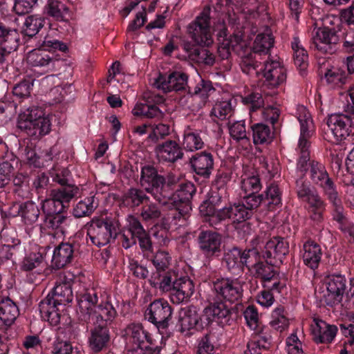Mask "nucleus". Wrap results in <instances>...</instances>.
I'll return each mask as SVG.
<instances>
[{
	"label": "nucleus",
	"instance_id": "f257e3e1",
	"mask_svg": "<svg viewBox=\"0 0 354 354\" xmlns=\"http://www.w3.org/2000/svg\"><path fill=\"white\" fill-rule=\"evenodd\" d=\"M289 252V245L281 237H273L263 245V261L252 269L251 274L257 279L263 288L281 293L286 284L281 281L277 265Z\"/></svg>",
	"mask_w": 354,
	"mask_h": 354
},
{
	"label": "nucleus",
	"instance_id": "f03ea898",
	"mask_svg": "<svg viewBox=\"0 0 354 354\" xmlns=\"http://www.w3.org/2000/svg\"><path fill=\"white\" fill-rule=\"evenodd\" d=\"M231 319L229 310L223 304L215 303L209 304L203 310L194 305L182 308L178 322L180 331L191 335L208 329L214 321L223 326Z\"/></svg>",
	"mask_w": 354,
	"mask_h": 354
},
{
	"label": "nucleus",
	"instance_id": "7ed1b4c3",
	"mask_svg": "<svg viewBox=\"0 0 354 354\" xmlns=\"http://www.w3.org/2000/svg\"><path fill=\"white\" fill-rule=\"evenodd\" d=\"M188 32L194 44L187 43L185 49L189 57L198 64L212 66L215 55L206 47L213 44L210 27L209 9L204 10L188 26Z\"/></svg>",
	"mask_w": 354,
	"mask_h": 354
},
{
	"label": "nucleus",
	"instance_id": "20e7f679",
	"mask_svg": "<svg viewBox=\"0 0 354 354\" xmlns=\"http://www.w3.org/2000/svg\"><path fill=\"white\" fill-rule=\"evenodd\" d=\"M150 284L162 292L169 293L170 301L174 304L187 302L194 292V285L190 278L173 269L151 279Z\"/></svg>",
	"mask_w": 354,
	"mask_h": 354
},
{
	"label": "nucleus",
	"instance_id": "39448f33",
	"mask_svg": "<svg viewBox=\"0 0 354 354\" xmlns=\"http://www.w3.org/2000/svg\"><path fill=\"white\" fill-rule=\"evenodd\" d=\"M189 75L182 70H170L165 75L160 74L156 80L157 87L165 93L174 91L190 96L198 95L202 100L208 98L215 91L212 82L201 79L192 90L188 85Z\"/></svg>",
	"mask_w": 354,
	"mask_h": 354
},
{
	"label": "nucleus",
	"instance_id": "423d86ee",
	"mask_svg": "<svg viewBox=\"0 0 354 354\" xmlns=\"http://www.w3.org/2000/svg\"><path fill=\"white\" fill-rule=\"evenodd\" d=\"M296 168L298 171L308 174L311 183L322 189L324 195L331 205L341 200L336 185L330 176L325 165L321 161L315 158L306 161L305 158L300 161Z\"/></svg>",
	"mask_w": 354,
	"mask_h": 354
},
{
	"label": "nucleus",
	"instance_id": "0eeeda50",
	"mask_svg": "<svg viewBox=\"0 0 354 354\" xmlns=\"http://www.w3.org/2000/svg\"><path fill=\"white\" fill-rule=\"evenodd\" d=\"M177 180L174 176L167 178L158 172V168L151 163L141 165L140 184L142 189L160 204L167 198V189L176 185Z\"/></svg>",
	"mask_w": 354,
	"mask_h": 354
},
{
	"label": "nucleus",
	"instance_id": "6e6552de",
	"mask_svg": "<svg viewBox=\"0 0 354 354\" xmlns=\"http://www.w3.org/2000/svg\"><path fill=\"white\" fill-rule=\"evenodd\" d=\"M228 198V193L223 189L213 191L210 189L208 197L200 205L199 210L205 217V221L216 230H221L222 225L225 226L226 222L231 221L232 217L230 213V204L221 207Z\"/></svg>",
	"mask_w": 354,
	"mask_h": 354
},
{
	"label": "nucleus",
	"instance_id": "1a4fd4ad",
	"mask_svg": "<svg viewBox=\"0 0 354 354\" xmlns=\"http://www.w3.org/2000/svg\"><path fill=\"white\" fill-rule=\"evenodd\" d=\"M38 48L30 51L27 55V63L31 67L41 68L43 72H48L55 68L59 59L55 53L57 50L66 52V44L48 36L39 41Z\"/></svg>",
	"mask_w": 354,
	"mask_h": 354
},
{
	"label": "nucleus",
	"instance_id": "9d476101",
	"mask_svg": "<svg viewBox=\"0 0 354 354\" xmlns=\"http://www.w3.org/2000/svg\"><path fill=\"white\" fill-rule=\"evenodd\" d=\"M73 300L71 287L55 283V287L39 304L41 317L52 326H57L60 322L61 314L59 306H66Z\"/></svg>",
	"mask_w": 354,
	"mask_h": 354
},
{
	"label": "nucleus",
	"instance_id": "9b49d317",
	"mask_svg": "<svg viewBox=\"0 0 354 354\" xmlns=\"http://www.w3.org/2000/svg\"><path fill=\"white\" fill-rule=\"evenodd\" d=\"M211 288L215 296L209 304H223L229 310L232 319L226 325H231L236 318V312L231 304L242 299L243 290L241 282L237 279L218 278L212 281Z\"/></svg>",
	"mask_w": 354,
	"mask_h": 354
},
{
	"label": "nucleus",
	"instance_id": "f8f14e48",
	"mask_svg": "<svg viewBox=\"0 0 354 354\" xmlns=\"http://www.w3.org/2000/svg\"><path fill=\"white\" fill-rule=\"evenodd\" d=\"M17 127L21 133L38 140L50 131L51 123L44 109L32 106L19 115Z\"/></svg>",
	"mask_w": 354,
	"mask_h": 354
},
{
	"label": "nucleus",
	"instance_id": "ddd939ff",
	"mask_svg": "<svg viewBox=\"0 0 354 354\" xmlns=\"http://www.w3.org/2000/svg\"><path fill=\"white\" fill-rule=\"evenodd\" d=\"M126 232L120 237L122 248L127 250L138 243L145 259L151 257L153 244L151 236L138 218L129 216Z\"/></svg>",
	"mask_w": 354,
	"mask_h": 354
},
{
	"label": "nucleus",
	"instance_id": "4468645a",
	"mask_svg": "<svg viewBox=\"0 0 354 354\" xmlns=\"http://www.w3.org/2000/svg\"><path fill=\"white\" fill-rule=\"evenodd\" d=\"M119 221L113 217H94L87 223V236L91 243L100 248L115 241L120 232Z\"/></svg>",
	"mask_w": 354,
	"mask_h": 354
},
{
	"label": "nucleus",
	"instance_id": "2eb2a0df",
	"mask_svg": "<svg viewBox=\"0 0 354 354\" xmlns=\"http://www.w3.org/2000/svg\"><path fill=\"white\" fill-rule=\"evenodd\" d=\"M261 205L264 206L261 194L247 193L239 203L230 204L232 223H243L251 219Z\"/></svg>",
	"mask_w": 354,
	"mask_h": 354
},
{
	"label": "nucleus",
	"instance_id": "dca6fc26",
	"mask_svg": "<svg viewBox=\"0 0 354 354\" xmlns=\"http://www.w3.org/2000/svg\"><path fill=\"white\" fill-rule=\"evenodd\" d=\"M173 309L168 301L158 299L151 302L145 313V317L155 325L162 335L167 333L169 322L172 317Z\"/></svg>",
	"mask_w": 354,
	"mask_h": 354
},
{
	"label": "nucleus",
	"instance_id": "f3484780",
	"mask_svg": "<svg viewBox=\"0 0 354 354\" xmlns=\"http://www.w3.org/2000/svg\"><path fill=\"white\" fill-rule=\"evenodd\" d=\"M80 241L76 236H71L67 241H63L57 245L52 257V268L60 270L71 264L80 254Z\"/></svg>",
	"mask_w": 354,
	"mask_h": 354
},
{
	"label": "nucleus",
	"instance_id": "a211bd4d",
	"mask_svg": "<svg viewBox=\"0 0 354 354\" xmlns=\"http://www.w3.org/2000/svg\"><path fill=\"white\" fill-rule=\"evenodd\" d=\"M3 214L9 218L19 217L21 222L26 226H32L37 223L41 216L40 208L38 205L31 201L12 202Z\"/></svg>",
	"mask_w": 354,
	"mask_h": 354
},
{
	"label": "nucleus",
	"instance_id": "6ab92c4d",
	"mask_svg": "<svg viewBox=\"0 0 354 354\" xmlns=\"http://www.w3.org/2000/svg\"><path fill=\"white\" fill-rule=\"evenodd\" d=\"M222 239V234L213 230L199 229L196 232L198 248L201 254L209 261L221 255Z\"/></svg>",
	"mask_w": 354,
	"mask_h": 354
},
{
	"label": "nucleus",
	"instance_id": "aec40b11",
	"mask_svg": "<svg viewBox=\"0 0 354 354\" xmlns=\"http://www.w3.org/2000/svg\"><path fill=\"white\" fill-rule=\"evenodd\" d=\"M324 283L326 293L323 296L324 303L330 307L340 304L348 288L345 275L336 272L329 273L324 277Z\"/></svg>",
	"mask_w": 354,
	"mask_h": 354
},
{
	"label": "nucleus",
	"instance_id": "412c9836",
	"mask_svg": "<svg viewBox=\"0 0 354 354\" xmlns=\"http://www.w3.org/2000/svg\"><path fill=\"white\" fill-rule=\"evenodd\" d=\"M21 44V33L6 21L0 20V64L8 62L10 55Z\"/></svg>",
	"mask_w": 354,
	"mask_h": 354
},
{
	"label": "nucleus",
	"instance_id": "4be33fe9",
	"mask_svg": "<svg viewBox=\"0 0 354 354\" xmlns=\"http://www.w3.org/2000/svg\"><path fill=\"white\" fill-rule=\"evenodd\" d=\"M326 124L337 141L350 142L354 136V115L350 113H333L327 118Z\"/></svg>",
	"mask_w": 354,
	"mask_h": 354
},
{
	"label": "nucleus",
	"instance_id": "5701e85b",
	"mask_svg": "<svg viewBox=\"0 0 354 354\" xmlns=\"http://www.w3.org/2000/svg\"><path fill=\"white\" fill-rule=\"evenodd\" d=\"M174 186H172V188H168L167 198L164 200V202H161L160 204L179 205L184 207L183 212H190L192 210V199L196 192L195 185L188 181L180 184L176 191L174 192Z\"/></svg>",
	"mask_w": 354,
	"mask_h": 354
},
{
	"label": "nucleus",
	"instance_id": "b1692460",
	"mask_svg": "<svg viewBox=\"0 0 354 354\" xmlns=\"http://www.w3.org/2000/svg\"><path fill=\"white\" fill-rule=\"evenodd\" d=\"M189 164L195 181L202 183L209 178L214 170V156L209 151H199L189 158Z\"/></svg>",
	"mask_w": 354,
	"mask_h": 354
},
{
	"label": "nucleus",
	"instance_id": "393cba45",
	"mask_svg": "<svg viewBox=\"0 0 354 354\" xmlns=\"http://www.w3.org/2000/svg\"><path fill=\"white\" fill-rule=\"evenodd\" d=\"M341 37L334 28H318L313 36V44L319 51L333 54L337 50Z\"/></svg>",
	"mask_w": 354,
	"mask_h": 354
},
{
	"label": "nucleus",
	"instance_id": "a878e982",
	"mask_svg": "<svg viewBox=\"0 0 354 354\" xmlns=\"http://www.w3.org/2000/svg\"><path fill=\"white\" fill-rule=\"evenodd\" d=\"M105 291L98 286L84 289L76 295L80 310L88 317L105 299Z\"/></svg>",
	"mask_w": 354,
	"mask_h": 354
},
{
	"label": "nucleus",
	"instance_id": "bb28decb",
	"mask_svg": "<svg viewBox=\"0 0 354 354\" xmlns=\"http://www.w3.org/2000/svg\"><path fill=\"white\" fill-rule=\"evenodd\" d=\"M126 333L133 340L134 344L141 351H146L150 354H160V349L153 344V339L151 334L144 330L140 324H131L127 329Z\"/></svg>",
	"mask_w": 354,
	"mask_h": 354
},
{
	"label": "nucleus",
	"instance_id": "cd10ccee",
	"mask_svg": "<svg viewBox=\"0 0 354 354\" xmlns=\"http://www.w3.org/2000/svg\"><path fill=\"white\" fill-rule=\"evenodd\" d=\"M261 68L260 77H263L264 83L270 88L279 86L286 80V69L278 61L265 59Z\"/></svg>",
	"mask_w": 354,
	"mask_h": 354
},
{
	"label": "nucleus",
	"instance_id": "c85d7f7f",
	"mask_svg": "<svg viewBox=\"0 0 354 354\" xmlns=\"http://www.w3.org/2000/svg\"><path fill=\"white\" fill-rule=\"evenodd\" d=\"M155 152L160 162L174 164L183 159V149L175 140H167L158 144L155 147Z\"/></svg>",
	"mask_w": 354,
	"mask_h": 354
},
{
	"label": "nucleus",
	"instance_id": "c756f323",
	"mask_svg": "<svg viewBox=\"0 0 354 354\" xmlns=\"http://www.w3.org/2000/svg\"><path fill=\"white\" fill-rule=\"evenodd\" d=\"M88 344L94 353L107 350L111 345V334L109 327L94 325L88 337Z\"/></svg>",
	"mask_w": 354,
	"mask_h": 354
},
{
	"label": "nucleus",
	"instance_id": "7c9ffc66",
	"mask_svg": "<svg viewBox=\"0 0 354 354\" xmlns=\"http://www.w3.org/2000/svg\"><path fill=\"white\" fill-rule=\"evenodd\" d=\"M272 337L271 330L268 327H263L254 333L252 339L248 342L245 354H261L262 350H269L272 346Z\"/></svg>",
	"mask_w": 354,
	"mask_h": 354
},
{
	"label": "nucleus",
	"instance_id": "2f4dec72",
	"mask_svg": "<svg viewBox=\"0 0 354 354\" xmlns=\"http://www.w3.org/2000/svg\"><path fill=\"white\" fill-rule=\"evenodd\" d=\"M338 328L323 320H316L312 327L313 340L316 344H332L337 335Z\"/></svg>",
	"mask_w": 354,
	"mask_h": 354
},
{
	"label": "nucleus",
	"instance_id": "473e14b6",
	"mask_svg": "<svg viewBox=\"0 0 354 354\" xmlns=\"http://www.w3.org/2000/svg\"><path fill=\"white\" fill-rule=\"evenodd\" d=\"M333 207V218L338 224V229L347 238L351 243H354V223L349 220L342 205V200L331 205Z\"/></svg>",
	"mask_w": 354,
	"mask_h": 354
},
{
	"label": "nucleus",
	"instance_id": "72a5a7b5",
	"mask_svg": "<svg viewBox=\"0 0 354 354\" xmlns=\"http://www.w3.org/2000/svg\"><path fill=\"white\" fill-rule=\"evenodd\" d=\"M340 19L348 26L343 33L344 48L346 51H354V2L340 11Z\"/></svg>",
	"mask_w": 354,
	"mask_h": 354
},
{
	"label": "nucleus",
	"instance_id": "f704fd0d",
	"mask_svg": "<svg viewBox=\"0 0 354 354\" xmlns=\"http://www.w3.org/2000/svg\"><path fill=\"white\" fill-rule=\"evenodd\" d=\"M264 60L257 52L249 49L248 51H245L241 57L239 65L243 73L248 75H255L257 77L260 78L261 66Z\"/></svg>",
	"mask_w": 354,
	"mask_h": 354
},
{
	"label": "nucleus",
	"instance_id": "c9c22d12",
	"mask_svg": "<svg viewBox=\"0 0 354 354\" xmlns=\"http://www.w3.org/2000/svg\"><path fill=\"white\" fill-rule=\"evenodd\" d=\"M222 264L232 274L236 276L242 274L244 272L242 249L234 246L225 251L223 257Z\"/></svg>",
	"mask_w": 354,
	"mask_h": 354
},
{
	"label": "nucleus",
	"instance_id": "e433bc0d",
	"mask_svg": "<svg viewBox=\"0 0 354 354\" xmlns=\"http://www.w3.org/2000/svg\"><path fill=\"white\" fill-rule=\"evenodd\" d=\"M282 189L275 181L266 184V189L261 193L264 207L269 212H274L282 206Z\"/></svg>",
	"mask_w": 354,
	"mask_h": 354
},
{
	"label": "nucleus",
	"instance_id": "4c0bfd02",
	"mask_svg": "<svg viewBox=\"0 0 354 354\" xmlns=\"http://www.w3.org/2000/svg\"><path fill=\"white\" fill-rule=\"evenodd\" d=\"M149 201L147 192L140 188L131 187L124 192L120 206L134 211L137 207Z\"/></svg>",
	"mask_w": 354,
	"mask_h": 354
},
{
	"label": "nucleus",
	"instance_id": "58836bf2",
	"mask_svg": "<svg viewBox=\"0 0 354 354\" xmlns=\"http://www.w3.org/2000/svg\"><path fill=\"white\" fill-rule=\"evenodd\" d=\"M302 259L304 264L315 270L319 265L322 250L319 244L312 239H308L303 245Z\"/></svg>",
	"mask_w": 354,
	"mask_h": 354
},
{
	"label": "nucleus",
	"instance_id": "ea45409f",
	"mask_svg": "<svg viewBox=\"0 0 354 354\" xmlns=\"http://www.w3.org/2000/svg\"><path fill=\"white\" fill-rule=\"evenodd\" d=\"M167 209V213L163 216V225L165 229H169L172 226L184 225L190 212H183L184 207L168 204H160Z\"/></svg>",
	"mask_w": 354,
	"mask_h": 354
},
{
	"label": "nucleus",
	"instance_id": "a19ab883",
	"mask_svg": "<svg viewBox=\"0 0 354 354\" xmlns=\"http://www.w3.org/2000/svg\"><path fill=\"white\" fill-rule=\"evenodd\" d=\"M152 101L156 104H152L149 100H147L145 103H138L133 110V115L147 118L160 119L162 118L163 113L157 104L163 102V97L160 95H156Z\"/></svg>",
	"mask_w": 354,
	"mask_h": 354
},
{
	"label": "nucleus",
	"instance_id": "79ce46f5",
	"mask_svg": "<svg viewBox=\"0 0 354 354\" xmlns=\"http://www.w3.org/2000/svg\"><path fill=\"white\" fill-rule=\"evenodd\" d=\"M97 308L98 311L95 310L93 312L95 315L94 324L101 325L104 327L111 326L118 315V313L111 302L108 300V298H105Z\"/></svg>",
	"mask_w": 354,
	"mask_h": 354
},
{
	"label": "nucleus",
	"instance_id": "37998d69",
	"mask_svg": "<svg viewBox=\"0 0 354 354\" xmlns=\"http://www.w3.org/2000/svg\"><path fill=\"white\" fill-rule=\"evenodd\" d=\"M326 207V203L319 195L306 202L305 205L309 218L318 225L324 221Z\"/></svg>",
	"mask_w": 354,
	"mask_h": 354
},
{
	"label": "nucleus",
	"instance_id": "c03bdc74",
	"mask_svg": "<svg viewBox=\"0 0 354 354\" xmlns=\"http://www.w3.org/2000/svg\"><path fill=\"white\" fill-rule=\"evenodd\" d=\"M150 261L154 266L156 271L152 273L151 279H156V277L161 275L163 272L173 270L170 268L171 257L170 254L164 250H158L156 252H152L151 257L145 258Z\"/></svg>",
	"mask_w": 354,
	"mask_h": 354
},
{
	"label": "nucleus",
	"instance_id": "a18cd8bd",
	"mask_svg": "<svg viewBox=\"0 0 354 354\" xmlns=\"http://www.w3.org/2000/svg\"><path fill=\"white\" fill-rule=\"evenodd\" d=\"M71 221L72 219L70 216H68L66 212H64L42 218V224L41 225L44 228L55 231L57 234H65Z\"/></svg>",
	"mask_w": 354,
	"mask_h": 354
},
{
	"label": "nucleus",
	"instance_id": "49530a36",
	"mask_svg": "<svg viewBox=\"0 0 354 354\" xmlns=\"http://www.w3.org/2000/svg\"><path fill=\"white\" fill-rule=\"evenodd\" d=\"M19 315L17 305L10 298L0 300V320L6 326H11Z\"/></svg>",
	"mask_w": 354,
	"mask_h": 354
},
{
	"label": "nucleus",
	"instance_id": "de8ad7c7",
	"mask_svg": "<svg viewBox=\"0 0 354 354\" xmlns=\"http://www.w3.org/2000/svg\"><path fill=\"white\" fill-rule=\"evenodd\" d=\"M249 140L252 137L254 145H262L272 140L270 127L262 122H250Z\"/></svg>",
	"mask_w": 354,
	"mask_h": 354
},
{
	"label": "nucleus",
	"instance_id": "09e8293b",
	"mask_svg": "<svg viewBox=\"0 0 354 354\" xmlns=\"http://www.w3.org/2000/svg\"><path fill=\"white\" fill-rule=\"evenodd\" d=\"M291 48L293 51V61L295 65L301 73H304L308 66V54L307 50L301 44L299 37H294L291 41Z\"/></svg>",
	"mask_w": 354,
	"mask_h": 354
},
{
	"label": "nucleus",
	"instance_id": "8fccbe9b",
	"mask_svg": "<svg viewBox=\"0 0 354 354\" xmlns=\"http://www.w3.org/2000/svg\"><path fill=\"white\" fill-rule=\"evenodd\" d=\"M183 149L194 151L203 147L204 142L201 137V133L196 129L187 127L183 132Z\"/></svg>",
	"mask_w": 354,
	"mask_h": 354
},
{
	"label": "nucleus",
	"instance_id": "3c124183",
	"mask_svg": "<svg viewBox=\"0 0 354 354\" xmlns=\"http://www.w3.org/2000/svg\"><path fill=\"white\" fill-rule=\"evenodd\" d=\"M263 248L261 246H259V248L253 246L249 248H246L244 250L242 249V260L244 269L246 268L251 273L256 265L263 260Z\"/></svg>",
	"mask_w": 354,
	"mask_h": 354
},
{
	"label": "nucleus",
	"instance_id": "603ef678",
	"mask_svg": "<svg viewBox=\"0 0 354 354\" xmlns=\"http://www.w3.org/2000/svg\"><path fill=\"white\" fill-rule=\"evenodd\" d=\"M297 119L300 124V136L311 138L315 133V125L310 113L304 106L297 110Z\"/></svg>",
	"mask_w": 354,
	"mask_h": 354
},
{
	"label": "nucleus",
	"instance_id": "864d4df0",
	"mask_svg": "<svg viewBox=\"0 0 354 354\" xmlns=\"http://www.w3.org/2000/svg\"><path fill=\"white\" fill-rule=\"evenodd\" d=\"M95 196H89L77 202L73 208L72 214L75 218H80L89 216L95 211Z\"/></svg>",
	"mask_w": 354,
	"mask_h": 354
},
{
	"label": "nucleus",
	"instance_id": "5fc2aeb1",
	"mask_svg": "<svg viewBox=\"0 0 354 354\" xmlns=\"http://www.w3.org/2000/svg\"><path fill=\"white\" fill-rule=\"evenodd\" d=\"M44 10L48 16L59 21H66V15L69 12L68 8L59 0H48Z\"/></svg>",
	"mask_w": 354,
	"mask_h": 354
},
{
	"label": "nucleus",
	"instance_id": "6e6d98bb",
	"mask_svg": "<svg viewBox=\"0 0 354 354\" xmlns=\"http://www.w3.org/2000/svg\"><path fill=\"white\" fill-rule=\"evenodd\" d=\"M311 184L310 181L304 178H299L296 180L295 192L300 201L306 203L319 195Z\"/></svg>",
	"mask_w": 354,
	"mask_h": 354
},
{
	"label": "nucleus",
	"instance_id": "4d7b16f0",
	"mask_svg": "<svg viewBox=\"0 0 354 354\" xmlns=\"http://www.w3.org/2000/svg\"><path fill=\"white\" fill-rule=\"evenodd\" d=\"M77 187L74 185H66V186L53 189L50 196L53 197L61 205H64L66 209L68 207V203L77 193Z\"/></svg>",
	"mask_w": 354,
	"mask_h": 354
},
{
	"label": "nucleus",
	"instance_id": "13d9d810",
	"mask_svg": "<svg viewBox=\"0 0 354 354\" xmlns=\"http://www.w3.org/2000/svg\"><path fill=\"white\" fill-rule=\"evenodd\" d=\"M289 324L288 313L285 310L284 306H279L275 308L271 314L270 326L273 329L281 333L288 328Z\"/></svg>",
	"mask_w": 354,
	"mask_h": 354
},
{
	"label": "nucleus",
	"instance_id": "bf43d9fd",
	"mask_svg": "<svg viewBox=\"0 0 354 354\" xmlns=\"http://www.w3.org/2000/svg\"><path fill=\"white\" fill-rule=\"evenodd\" d=\"M39 208L40 211L41 210V218L66 212L65 206L56 201L52 196L41 200Z\"/></svg>",
	"mask_w": 354,
	"mask_h": 354
},
{
	"label": "nucleus",
	"instance_id": "052dcab7",
	"mask_svg": "<svg viewBox=\"0 0 354 354\" xmlns=\"http://www.w3.org/2000/svg\"><path fill=\"white\" fill-rule=\"evenodd\" d=\"M140 216L145 222L153 223L160 218L161 210L158 205L149 199V202L142 205Z\"/></svg>",
	"mask_w": 354,
	"mask_h": 354
},
{
	"label": "nucleus",
	"instance_id": "680f3d73",
	"mask_svg": "<svg viewBox=\"0 0 354 354\" xmlns=\"http://www.w3.org/2000/svg\"><path fill=\"white\" fill-rule=\"evenodd\" d=\"M274 39L270 34H259L254 40V46L252 50L257 52L261 57L266 55L270 48L273 46Z\"/></svg>",
	"mask_w": 354,
	"mask_h": 354
},
{
	"label": "nucleus",
	"instance_id": "e2e57ef3",
	"mask_svg": "<svg viewBox=\"0 0 354 354\" xmlns=\"http://www.w3.org/2000/svg\"><path fill=\"white\" fill-rule=\"evenodd\" d=\"M214 31L216 32L217 39L221 47L227 50V53L234 49V41L232 38V35L229 34L227 28L224 23L218 24Z\"/></svg>",
	"mask_w": 354,
	"mask_h": 354
},
{
	"label": "nucleus",
	"instance_id": "0e129e2a",
	"mask_svg": "<svg viewBox=\"0 0 354 354\" xmlns=\"http://www.w3.org/2000/svg\"><path fill=\"white\" fill-rule=\"evenodd\" d=\"M45 20L37 15L28 16L24 22V34L28 37L35 36L44 26Z\"/></svg>",
	"mask_w": 354,
	"mask_h": 354
},
{
	"label": "nucleus",
	"instance_id": "69168bd1",
	"mask_svg": "<svg viewBox=\"0 0 354 354\" xmlns=\"http://www.w3.org/2000/svg\"><path fill=\"white\" fill-rule=\"evenodd\" d=\"M13 192L22 198H28L30 194L29 178L22 174H17L13 178Z\"/></svg>",
	"mask_w": 354,
	"mask_h": 354
},
{
	"label": "nucleus",
	"instance_id": "338daca9",
	"mask_svg": "<svg viewBox=\"0 0 354 354\" xmlns=\"http://www.w3.org/2000/svg\"><path fill=\"white\" fill-rule=\"evenodd\" d=\"M328 84L335 86H340L348 82L349 76L346 72L341 68H333L328 69L324 74Z\"/></svg>",
	"mask_w": 354,
	"mask_h": 354
},
{
	"label": "nucleus",
	"instance_id": "774afa93",
	"mask_svg": "<svg viewBox=\"0 0 354 354\" xmlns=\"http://www.w3.org/2000/svg\"><path fill=\"white\" fill-rule=\"evenodd\" d=\"M347 322L339 324V329L342 334L347 338L346 344H354V313L350 312L347 314Z\"/></svg>",
	"mask_w": 354,
	"mask_h": 354
}]
</instances>
